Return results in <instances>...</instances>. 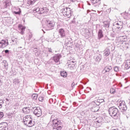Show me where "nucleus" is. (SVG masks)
<instances>
[{
  "mask_svg": "<svg viewBox=\"0 0 130 130\" xmlns=\"http://www.w3.org/2000/svg\"><path fill=\"white\" fill-rule=\"evenodd\" d=\"M114 71L115 72H118L119 71V69H118V67H115L114 68Z\"/></svg>",
  "mask_w": 130,
  "mask_h": 130,
  "instance_id": "obj_28",
  "label": "nucleus"
},
{
  "mask_svg": "<svg viewBox=\"0 0 130 130\" xmlns=\"http://www.w3.org/2000/svg\"><path fill=\"white\" fill-rule=\"evenodd\" d=\"M109 54H110V51L109 49H107V50H105L104 55H105V56H108Z\"/></svg>",
  "mask_w": 130,
  "mask_h": 130,
  "instance_id": "obj_22",
  "label": "nucleus"
},
{
  "mask_svg": "<svg viewBox=\"0 0 130 130\" xmlns=\"http://www.w3.org/2000/svg\"><path fill=\"white\" fill-rule=\"evenodd\" d=\"M49 102L51 104H52V103H53V99H50L49 100Z\"/></svg>",
  "mask_w": 130,
  "mask_h": 130,
  "instance_id": "obj_32",
  "label": "nucleus"
},
{
  "mask_svg": "<svg viewBox=\"0 0 130 130\" xmlns=\"http://www.w3.org/2000/svg\"><path fill=\"white\" fill-rule=\"evenodd\" d=\"M118 107L121 111H125L127 109V107L125 105V102L124 101H120L118 104Z\"/></svg>",
  "mask_w": 130,
  "mask_h": 130,
  "instance_id": "obj_6",
  "label": "nucleus"
},
{
  "mask_svg": "<svg viewBox=\"0 0 130 130\" xmlns=\"http://www.w3.org/2000/svg\"><path fill=\"white\" fill-rule=\"evenodd\" d=\"M97 122H99V123H100V122H101L99 121H97Z\"/></svg>",
  "mask_w": 130,
  "mask_h": 130,
  "instance_id": "obj_40",
  "label": "nucleus"
},
{
  "mask_svg": "<svg viewBox=\"0 0 130 130\" xmlns=\"http://www.w3.org/2000/svg\"><path fill=\"white\" fill-rule=\"evenodd\" d=\"M11 1L10 0H7L6 2H5V5L7 7H8V6H10V4H11Z\"/></svg>",
  "mask_w": 130,
  "mask_h": 130,
  "instance_id": "obj_25",
  "label": "nucleus"
},
{
  "mask_svg": "<svg viewBox=\"0 0 130 130\" xmlns=\"http://www.w3.org/2000/svg\"><path fill=\"white\" fill-rule=\"evenodd\" d=\"M4 117V113L3 112H0V119H2Z\"/></svg>",
  "mask_w": 130,
  "mask_h": 130,
  "instance_id": "obj_29",
  "label": "nucleus"
},
{
  "mask_svg": "<svg viewBox=\"0 0 130 130\" xmlns=\"http://www.w3.org/2000/svg\"><path fill=\"white\" fill-rule=\"evenodd\" d=\"M55 120H58V119L56 118V117H55V115H52L51 116L50 123L52 122V123H53V122H55Z\"/></svg>",
  "mask_w": 130,
  "mask_h": 130,
  "instance_id": "obj_15",
  "label": "nucleus"
},
{
  "mask_svg": "<svg viewBox=\"0 0 130 130\" xmlns=\"http://www.w3.org/2000/svg\"><path fill=\"white\" fill-rule=\"evenodd\" d=\"M109 114L110 116L114 118V119H117L118 118V116L119 115V111L117 108L115 107H110L109 110Z\"/></svg>",
  "mask_w": 130,
  "mask_h": 130,
  "instance_id": "obj_1",
  "label": "nucleus"
},
{
  "mask_svg": "<svg viewBox=\"0 0 130 130\" xmlns=\"http://www.w3.org/2000/svg\"><path fill=\"white\" fill-rule=\"evenodd\" d=\"M1 95V92H0V96Z\"/></svg>",
  "mask_w": 130,
  "mask_h": 130,
  "instance_id": "obj_41",
  "label": "nucleus"
},
{
  "mask_svg": "<svg viewBox=\"0 0 130 130\" xmlns=\"http://www.w3.org/2000/svg\"><path fill=\"white\" fill-rule=\"evenodd\" d=\"M8 123L7 122H2L0 123V130H8Z\"/></svg>",
  "mask_w": 130,
  "mask_h": 130,
  "instance_id": "obj_9",
  "label": "nucleus"
},
{
  "mask_svg": "<svg viewBox=\"0 0 130 130\" xmlns=\"http://www.w3.org/2000/svg\"><path fill=\"white\" fill-rule=\"evenodd\" d=\"M37 1V0H27V4L29 6H31V5H34Z\"/></svg>",
  "mask_w": 130,
  "mask_h": 130,
  "instance_id": "obj_20",
  "label": "nucleus"
},
{
  "mask_svg": "<svg viewBox=\"0 0 130 130\" xmlns=\"http://www.w3.org/2000/svg\"><path fill=\"white\" fill-rule=\"evenodd\" d=\"M111 70V67L110 66L106 67L104 71H105V73H109V77H112V72L110 71Z\"/></svg>",
  "mask_w": 130,
  "mask_h": 130,
  "instance_id": "obj_11",
  "label": "nucleus"
},
{
  "mask_svg": "<svg viewBox=\"0 0 130 130\" xmlns=\"http://www.w3.org/2000/svg\"><path fill=\"white\" fill-rule=\"evenodd\" d=\"M52 125L54 129L60 130L62 128V123L59 119L53 122Z\"/></svg>",
  "mask_w": 130,
  "mask_h": 130,
  "instance_id": "obj_3",
  "label": "nucleus"
},
{
  "mask_svg": "<svg viewBox=\"0 0 130 130\" xmlns=\"http://www.w3.org/2000/svg\"><path fill=\"white\" fill-rule=\"evenodd\" d=\"M75 85H76V83H75V82H73V83H72V87H74L75 86Z\"/></svg>",
  "mask_w": 130,
  "mask_h": 130,
  "instance_id": "obj_36",
  "label": "nucleus"
},
{
  "mask_svg": "<svg viewBox=\"0 0 130 130\" xmlns=\"http://www.w3.org/2000/svg\"><path fill=\"white\" fill-rule=\"evenodd\" d=\"M71 2H76V0H70Z\"/></svg>",
  "mask_w": 130,
  "mask_h": 130,
  "instance_id": "obj_39",
  "label": "nucleus"
},
{
  "mask_svg": "<svg viewBox=\"0 0 130 130\" xmlns=\"http://www.w3.org/2000/svg\"><path fill=\"white\" fill-rule=\"evenodd\" d=\"M61 77L63 78H67L68 77V73L66 71H61L60 72Z\"/></svg>",
  "mask_w": 130,
  "mask_h": 130,
  "instance_id": "obj_17",
  "label": "nucleus"
},
{
  "mask_svg": "<svg viewBox=\"0 0 130 130\" xmlns=\"http://www.w3.org/2000/svg\"><path fill=\"white\" fill-rule=\"evenodd\" d=\"M103 31L102 29H99L98 32V38L99 39H101V38H103Z\"/></svg>",
  "mask_w": 130,
  "mask_h": 130,
  "instance_id": "obj_18",
  "label": "nucleus"
},
{
  "mask_svg": "<svg viewBox=\"0 0 130 130\" xmlns=\"http://www.w3.org/2000/svg\"><path fill=\"white\" fill-rule=\"evenodd\" d=\"M48 25H49L50 26H52V22L49 21V22L48 23Z\"/></svg>",
  "mask_w": 130,
  "mask_h": 130,
  "instance_id": "obj_34",
  "label": "nucleus"
},
{
  "mask_svg": "<svg viewBox=\"0 0 130 130\" xmlns=\"http://www.w3.org/2000/svg\"><path fill=\"white\" fill-rule=\"evenodd\" d=\"M18 29H19V30H20V31H21L20 34H21V35H23V34L25 32V29H26V26H23L22 24H19L18 25Z\"/></svg>",
  "mask_w": 130,
  "mask_h": 130,
  "instance_id": "obj_13",
  "label": "nucleus"
},
{
  "mask_svg": "<svg viewBox=\"0 0 130 130\" xmlns=\"http://www.w3.org/2000/svg\"><path fill=\"white\" fill-rule=\"evenodd\" d=\"M110 93L111 94H114V93H115V89H114V88H111Z\"/></svg>",
  "mask_w": 130,
  "mask_h": 130,
  "instance_id": "obj_27",
  "label": "nucleus"
},
{
  "mask_svg": "<svg viewBox=\"0 0 130 130\" xmlns=\"http://www.w3.org/2000/svg\"><path fill=\"white\" fill-rule=\"evenodd\" d=\"M49 52H52V49L51 48H49Z\"/></svg>",
  "mask_w": 130,
  "mask_h": 130,
  "instance_id": "obj_37",
  "label": "nucleus"
},
{
  "mask_svg": "<svg viewBox=\"0 0 130 130\" xmlns=\"http://www.w3.org/2000/svg\"><path fill=\"white\" fill-rule=\"evenodd\" d=\"M59 33L61 37H64L66 36V32L63 28H60L59 29Z\"/></svg>",
  "mask_w": 130,
  "mask_h": 130,
  "instance_id": "obj_16",
  "label": "nucleus"
},
{
  "mask_svg": "<svg viewBox=\"0 0 130 130\" xmlns=\"http://www.w3.org/2000/svg\"><path fill=\"white\" fill-rule=\"evenodd\" d=\"M5 53H8V52H9V50H6L5 51Z\"/></svg>",
  "mask_w": 130,
  "mask_h": 130,
  "instance_id": "obj_38",
  "label": "nucleus"
},
{
  "mask_svg": "<svg viewBox=\"0 0 130 130\" xmlns=\"http://www.w3.org/2000/svg\"><path fill=\"white\" fill-rule=\"evenodd\" d=\"M21 13V9H19V11L18 12H16V11H14V14H15V15H20Z\"/></svg>",
  "mask_w": 130,
  "mask_h": 130,
  "instance_id": "obj_26",
  "label": "nucleus"
},
{
  "mask_svg": "<svg viewBox=\"0 0 130 130\" xmlns=\"http://www.w3.org/2000/svg\"><path fill=\"white\" fill-rule=\"evenodd\" d=\"M130 68V60H126L125 63V69L128 70Z\"/></svg>",
  "mask_w": 130,
  "mask_h": 130,
  "instance_id": "obj_19",
  "label": "nucleus"
},
{
  "mask_svg": "<svg viewBox=\"0 0 130 130\" xmlns=\"http://www.w3.org/2000/svg\"><path fill=\"white\" fill-rule=\"evenodd\" d=\"M32 110L34 112V114H35V115H36V116H38V117L41 116L42 114V111L40 107H35L32 108Z\"/></svg>",
  "mask_w": 130,
  "mask_h": 130,
  "instance_id": "obj_4",
  "label": "nucleus"
},
{
  "mask_svg": "<svg viewBox=\"0 0 130 130\" xmlns=\"http://www.w3.org/2000/svg\"><path fill=\"white\" fill-rule=\"evenodd\" d=\"M22 111L24 114H29L31 112V109L29 107H25L22 109Z\"/></svg>",
  "mask_w": 130,
  "mask_h": 130,
  "instance_id": "obj_14",
  "label": "nucleus"
},
{
  "mask_svg": "<svg viewBox=\"0 0 130 130\" xmlns=\"http://www.w3.org/2000/svg\"><path fill=\"white\" fill-rule=\"evenodd\" d=\"M32 98L34 100H36L38 98V95L37 94H33L32 95Z\"/></svg>",
  "mask_w": 130,
  "mask_h": 130,
  "instance_id": "obj_24",
  "label": "nucleus"
},
{
  "mask_svg": "<svg viewBox=\"0 0 130 130\" xmlns=\"http://www.w3.org/2000/svg\"><path fill=\"white\" fill-rule=\"evenodd\" d=\"M5 100H6L7 102H10L11 100L10 99H5Z\"/></svg>",
  "mask_w": 130,
  "mask_h": 130,
  "instance_id": "obj_35",
  "label": "nucleus"
},
{
  "mask_svg": "<svg viewBox=\"0 0 130 130\" xmlns=\"http://www.w3.org/2000/svg\"><path fill=\"white\" fill-rule=\"evenodd\" d=\"M62 12L64 16H66L67 18H71L72 14H73V12H72V11L71 10V8L68 7L64 8Z\"/></svg>",
  "mask_w": 130,
  "mask_h": 130,
  "instance_id": "obj_5",
  "label": "nucleus"
},
{
  "mask_svg": "<svg viewBox=\"0 0 130 130\" xmlns=\"http://www.w3.org/2000/svg\"><path fill=\"white\" fill-rule=\"evenodd\" d=\"M125 44V43H123V47L124 48H128V46H127L128 44H127L125 45V46H124V44Z\"/></svg>",
  "mask_w": 130,
  "mask_h": 130,
  "instance_id": "obj_31",
  "label": "nucleus"
},
{
  "mask_svg": "<svg viewBox=\"0 0 130 130\" xmlns=\"http://www.w3.org/2000/svg\"><path fill=\"white\" fill-rule=\"evenodd\" d=\"M103 23L104 27H105V28H109V25H110V23L109 21H104Z\"/></svg>",
  "mask_w": 130,
  "mask_h": 130,
  "instance_id": "obj_21",
  "label": "nucleus"
},
{
  "mask_svg": "<svg viewBox=\"0 0 130 130\" xmlns=\"http://www.w3.org/2000/svg\"><path fill=\"white\" fill-rule=\"evenodd\" d=\"M23 122L25 125H27L29 127H32L34 125V121L31 117V115H27L23 118Z\"/></svg>",
  "mask_w": 130,
  "mask_h": 130,
  "instance_id": "obj_2",
  "label": "nucleus"
},
{
  "mask_svg": "<svg viewBox=\"0 0 130 130\" xmlns=\"http://www.w3.org/2000/svg\"><path fill=\"white\" fill-rule=\"evenodd\" d=\"M61 57V55L60 54H56L53 57V60L55 62H58Z\"/></svg>",
  "mask_w": 130,
  "mask_h": 130,
  "instance_id": "obj_10",
  "label": "nucleus"
},
{
  "mask_svg": "<svg viewBox=\"0 0 130 130\" xmlns=\"http://www.w3.org/2000/svg\"><path fill=\"white\" fill-rule=\"evenodd\" d=\"M9 45V42H7V41L5 40H2L0 42V48H5L7 47Z\"/></svg>",
  "mask_w": 130,
  "mask_h": 130,
  "instance_id": "obj_8",
  "label": "nucleus"
},
{
  "mask_svg": "<svg viewBox=\"0 0 130 130\" xmlns=\"http://www.w3.org/2000/svg\"><path fill=\"white\" fill-rule=\"evenodd\" d=\"M123 23L121 21H117L115 24V27L116 29H122Z\"/></svg>",
  "mask_w": 130,
  "mask_h": 130,
  "instance_id": "obj_12",
  "label": "nucleus"
},
{
  "mask_svg": "<svg viewBox=\"0 0 130 130\" xmlns=\"http://www.w3.org/2000/svg\"><path fill=\"white\" fill-rule=\"evenodd\" d=\"M4 105V101H0V108L3 107V105Z\"/></svg>",
  "mask_w": 130,
  "mask_h": 130,
  "instance_id": "obj_30",
  "label": "nucleus"
},
{
  "mask_svg": "<svg viewBox=\"0 0 130 130\" xmlns=\"http://www.w3.org/2000/svg\"><path fill=\"white\" fill-rule=\"evenodd\" d=\"M39 101L42 102L43 101V99L42 97L39 98Z\"/></svg>",
  "mask_w": 130,
  "mask_h": 130,
  "instance_id": "obj_33",
  "label": "nucleus"
},
{
  "mask_svg": "<svg viewBox=\"0 0 130 130\" xmlns=\"http://www.w3.org/2000/svg\"><path fill=\"white\" fill-rule=\"evenodd\" d=\"M101 0H90V2L92 3V4H93V5H95V4H99Z\"/></svg>",
  "mask_w": 130,
  "mask_h": 130,
  "instance_id": "obj_23",
  "label": "nucleus"
},
{
  "mask_svg": "<svg viewBox=\"0 0 130 130\" xmlns=\"http://www.w3.org/2000/svg\"><path fill=\"white\" fill-rule=\"evenodd\" d=\"M49 10L47 8H41L39 9V14L42 15L43 17L47 16Z\"/></svg>",
  "mask_w": 130,
  "mask_h": 130,
  "instance_id": "obj_7",
  "label": "nucleus"
}]
</instances>
